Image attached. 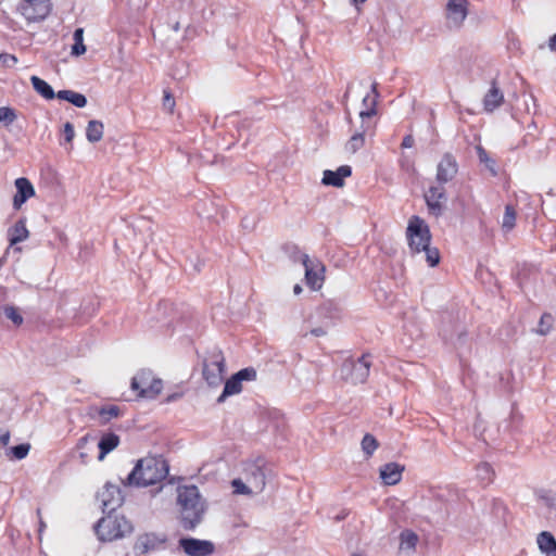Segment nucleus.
Segmentation results:
<instances>
[{"instance_id": "f257e3e1", "label": "nucleus", "mask_w": 556, "mask_h": 556, "mask_svg": "<svg viewBox=\"0 0 556 556\" xmlns=\"http://www.w3.org/2000/svg\"><path fill=\"white\" fill-rule=\"evenodd\" d=\"M169 472V465L162 455H148L137 460L125 480L124 486L147 488L163 481Z\"/></svg>"}, {"instance_id": "f03ea898", "label": "nucleus", "mask_w": 556, "mask_h": 556, "mask_svg": "<svg viewBox=\"0 0 556 556\" xmlns=\"http://www.w3.org/2000/svg\"><path fill=\"white\" fill-rule=\"evenodd\" d=\"M177 503L180 506V525L191 531L201 523L205 505L197 485H182L177 489Z\"/></svg>"}, {"instance_id": "7ed1b4c3", "label": "nucleus", "mask_w": 556, "mask_h": 556, "mask_svg": "<svg viewBox=\"0 0 556 556\" xmlns=\"http://www.w3.org/2000/svg\"><path fill=\"white\" fill-rule=\"evenodd\" d=\"M105 515L94 525V531L100 541L111 542L131 533L132 525L124 516H117L114 513Z\"/></svg>"}, {"instance_id": "20e7f679", "label": "nucleus", "mask_w": 556, "mask_h": 556, "mask_svg": "<svg viewBox=\"0 0 556 556\" xmlns=\"http://www.w3.org/2000/svg\"><path fill=\"white\" fill-rule=\"evenodd\" d=\"M439 336L445 344H451L457 349L466 344L468 330L465 324L459 320L458 316L445 312L441 315Z\"/></svg>"}, {"instance_id": "39448f33", "label": "nucleus", "mask_w": 556, "mask_h": 556, "mask_svg": "<svg viewBox=\"0 0 556 556\" xmlns=\"http://www.w3.org/2000/svg\"><path fill=\"white\" fill-rule=\"evenodd\" d=\"M406 238L412 254L420 253L431 243V232L428 224L418 215H413L406 228Z\"/></svg>"}, {"instance_id": "423d86ee", "label": "nucleus", "mask_w": 556, "mask_h": 556, "mask_svg": "<svg viewBox=\"0 0 556 556\" xmlns=\"http://www.w3.org/2000/svg\"><path fill=\"white\" fill-rule=\"evenodd\" d=\"M370 366V354L368 353L357 359L349 357L341 365L340 377L353 384L364 383L369 377Z\"/></svg>"}, {"instance_id": "0eeeda50", "label": "nucleus", "mask_w": 556, "mask_h": 556, "mask_svg": "<svg viewBox=\"0 0 556 556\" xmlns=\"http://www.w3.org/2000/svg\"><path fill=\"white\" fill-rule=\"evenodd\" d=\"M226 362L222 350L214 346L203 359V378L211 387H218L224 380Z\"/></svg>"}, {"instance_id": "6e6552de", "label": "nucleus", "mask_w": 556, "mask_h": 556, "mask_svg": "<svg viewBox=\"0 0 556 556\" xmlns=\"http://www.w3.org/2000/svg\"><path fill=\"white\" fill-rule=\"evenodd\" d=\"M130 388L137 392L138 397L153 400L161 393L163 381L155 378L151 370L142 369L132 377Z\"/></svg>"}, {"instance_id": "1a4fd4ad", "label": "nucleus", "mask_w": 556, "mask_h": 556, "mask_svg": "<svg viewBox=\"0 0 556 556\" xmlns=\"http://www.w3.org/2000/svg\"><path fill=\"white\" fill-rule=\"evenodd\" d=\"M244 470L249 484L255 492H262L265 489L266 479L271 472L267 459L264 456H257L248 460Z\"/></svg>"}, {"instance_id": "9d476101", "label": "nucleus", "mask_w": 556, "mask_h": 556, "mask_svg": "<svg viewBox=\"0 0 556 556\" xmlns=\"http://www.w3.org/2000/svg\"><path fill=\"white\" fill-rule=\"evenodd\" d=\"M51 9V0H21L17 7L18 12L33 23L43 21Z\"/></svg>"}, {"instance_id": "9b49d317", "label": "nucleus", "mask_w": 556, "mask_h": 556, "mask_svg": "<svg viewBox=\"0 0 556 556\" xmlns=\"http://www.w3.org/2000/svg\"><path fill=\"white\" fill-rule=\"evenodd\" d=\"M178 546L187 556H210L215 552L212 541L184 536L178 541Z\"/></svg>"}, {"instance_id": "f8f14e48", "label": "nucleus", "mask_w": 556, "mask_h": 556, "mask_svg": "<svg viewBox=\"0 0 556 556\" xmlns=\"http://www.w3.org/2000/svg\"><path fill=\"white\" fill-rule=\"evenodd\" d=\"M102 504L103 514H113L124 503V495L122 489L108 482L104 490L99 494Z\"/></svg>"}, {"instance_id": "ddd939ff", "label": "nucleus", "mask_w": 556, "mask_h": 556, "mask_svg": "<svg viewBox=\"0 0 556 556\" xmlns=\"http://www.w3.org/2000/svg\"><path fill=\"white\" fill-rule=\"evenodd\" d=\"M458 173V163L451 152H445L437 165L435 181L444 186L452 181Z\"/></svg>"}, {"instance_id": "4468645a", "label": "nucleus", "mask_w": 556, "mask_h": 556, "mask_svg": "<svg viewBox=\"0 0 556 556\" xmlns=\"http://www.w3.org/2000/svg\"><path fill=\"white\" fill-rule=\"evenodd\" d=\"M167 536L165 534H157L154 532L144 533L140 535L135 545L134 551L137 554H148L165 548Z\"/></svg>"}, {"instance_id": "2eb2a0df", "label": "nucleus", "mask_w": 556, "mask_h": 556, "mask_svg": "<svg viewBox=\"0 0 556 556\" xmlns=\"http://www.w3.org/2000/svg\"><path fill=\"white\" fill-rule=\"evenodd\" d=\"M428 211L431 215L439 217L443 214L444 205L441 201L447 200L444 186H430L424 194Z\"/></svg>"}, {"instance_id": "dca6fc26", "label": "nucleus", "mask_w": 556, "mask_h": 556, "mask_svg": "<svg viewBox=\"0 0 556 556\" xmlns=\"http://www.w3.org/2000/svg\"><path fill=\"white\" fill-rule=\"evenodd\" d=\"M305 268V282L312 290L321 288L324 281L325 266L318 260H308L307 263L302 264Z\"/></svg>"}, {"instance_id": "f3484780", "label": "nucleus", "mask_w": 556, "mask_h": 556, "mask_svg": "<svg viewBox=\"0 0 556 556\" xmlns=\"http://www.w3.org/2000/svg\"><path fill=\"white\" fill-rule=\"evenodd\" d=\"M468 5V0H448L445 8L448 23L455 27H459L467 17Z\"/></svg>"}, {"instance_id": "a211bd4d", "label": "nucleus", "mask_w": 556, "mask_h": 556, "mask_svg": "<svg viewBox=\"0 0 556 556\" xmlns=\"http://www.w3.org/2000/svg\"><path fill=\"white\" fill-rule=\"evenodd\" d=\"M16 193L13 197V206L18 210L28 199L35 195V188L26 177L15 180Z\"/></svg>"}, {"instance_id": "6ab92c4d", "label": "nucleus", "mask_w": 556, "mask_h": 556, "mask_svg": "<svg viewBox=\"0 0 556 556\" xmlns=\"http://www.w3.org/2000/svg\"><path fill=\"white\" fill-rule=\"evenodd\" d=\"M405 467L399 463H387L379 469L380 479L386 485H395L402 480Z\"/></svg>"}, {"instance_id": "aec40b11", "label": "nucleus", "mask_w": 556, "mask_h": 556, "mask_svg": "<svg viewBox=\"0 0 556 556\" xmlns=\"http://www.w3.org/2000/svg\"><path fill=\"white\" fill-rule=\"evenodd\" d=\"M352 175V167L349 165H341L336 170L326 169L321 182L326 186L340 188L344 185V179Z\"/></svg>"}, {"instance_id": "412c9836", "label": "nucleus", "mask_w": 556, "mask_h": 556, "mask_svg": "<svg viewBox=\"0 0 556 556\" xmlns=\"http://www.w3.org/2000/svg\"><path fill=\"white\" fill-rule=\"evenodd\" d=\"M504 102V93L497 86L496 80H492L491 87L483 98V109L488 113L494 112Z\"/></svg>"}, {"instance_id": "4be33fe9", "label": "nucleus", "mask_w": 556, "mask_h": 556, "mask_svg": "<svg viewBox=\"0 0 556 556\" xmlns=\"http://www.w3.org/2000/svg\"><path fill=\"white\" fill-rule=\"evenodd\" d=\"M316 312L318 317L327 320L328 326L341 317L342 306L338 301L327 300L317 307Z\"/></svg>"}, {"instance_id": "5701e85b", "label": "nucleus", "mask_w": 556, "mask_h": 556, "mask_svg": "<svg viewBox=\"0 0 556 556\" xmlns=\"http://www.w3.org/2000/svg\"><path fill=\"white\" fill-rule=\"evenodd\" d=\"M522 422V414L513 405L509 417L501 424L500 428H502L504 432L515 435L521 432Z\"/></svg>"}, {"instance_id": "b1692460", "label": "nucleus", "mask_w": 556, "mask_h": 556, "mask_svg": "<svg viewBox=\"0 0 556 556\" xmlns=\"http://www.w3.org/2000/svg\"><path fill=\"white\" fill-rule=\"evenodd\" d=\"M119 444V437L114 432H106L102 434L98 442L99 455L98 459L103 460L105 456L115 450Z\"/></svg>"}, {"instance_id": "393cba45", "label": "nucleus", "mask_w": 556, "mask_h": 556, "mask_svg": "<svg viewBox=\"0 0 556 556\" xmlns=\"http://www.w3.org/2000/svg\"><path fill=\"white\" fill-rule=\"evenodd\" d=\"M536 543L540 551L546 556H556V539L549 531L538 534Z\"/></svg>"}, {"instance_id": "a878e982", "label": "nucleus", "mask_w": 556, "mask_h": 556, "mask_svg": "<svg viewBox=\"0 0 556 556\" xmlns=\"http://www.w3.org/2000/svg\"><path fill=\"white\" fill-rule=\"evenodd\" d=\"M30 84L34 90L40 94L46 100H53L56 98V93L54 92L52 86L48 84L45 79L33 75L30 77Z\"/></svg>"}, {"instance_id": "bb28decb", "label": "nucleus", "mask_w": 556, "mask_h": 556, "mask_svg": "<svg viewBox=\"0 0 556 556\" xmlns=\"http://www.w3.org/2000/svg\"><path fill=\"white\" fill-rule=\"evenodd\" d=\"M56 98L63 101H67L79 109L85 108L88 102L85 94L67 89L58 91Z\"/></svg>"}, {"instance_id": "cd10ccee", "label": "nucleus", "mask_w": 556, "mask_h": 556, "mask_svg": "<svg viewBox=\"0 0 556 556\" xmlns=\"http://www.w3.org/2000/svg\"><path fill=\"white\" fill-rule=\"evenodd\" d=\"M419 538L416 532L405 529L400 534V549L402 552L414 553Z\"/></svg>"}, {"instance_id": "c85d7f7f", "label": "nucleus", "mask_w": 556, "mask_h": 556, "mask_svg": "<svg viewBox=\"0 0 556 556\" xmlns=\"http://www.w3.org/2000/svg\"><path fill=\"white\" fill-rule=\"evenodd\" d=\"M9 242L10 245H15L16 243L25 240L28 237V230L26 228V224L23 219L17 220L13 227L8 230Z\"/></svg>"}, {"instance_id": "c756f323", "label": "nucleus", "mask_w": 556, "mask_h": 556, "mask_svg": "<svg viewBox=\"0 0 556 556\" xmlns=\"http://www.w3.org/2000/svg\"><path fill=\"white\" fill-rule=\"evenodd\" d=\"M282 252L293 262V263H307L309 256L306 253L301 252L299 245L287 242L281 247Z\"/></svg>"}, {"instance_id": "7c9ffc66", "label": "nucleus", "mask_w": 556, "mask_h": 556, "mask_svg": "<svg viewBox=\"0 0 556 556\" xmlns=\"http://www.w3.org/2000/svg\"><path fill=\"white\" fill-rule=\"evenodd\" d=\"M431 509L433 511L431 520L434 523L444 522L450 515L447 503L441 500H434L431 503Z\"/></svg>"}, {"instance_id": "2f4dec72", "label": "nucleus", "mask_w": 556, "mask_h": 556, "mask_svg": "<svg viewBox=\"0 0 556 556\" xmlns=\"http://www.w3.org/2000/svg\"><path fill=\"white\" fill-rule=\"evenodd\" d=\"M104 125L101 121H89L86 128V138L89 142H99L103 137Z\"/></svg>"}, {"instance_id": "473e14b6", "label": "nucleus", "mask_w": 556, "mask_h": 556, "mask_svg": "<svg viewBox=\"0 0 556 556\" xmlns=\"http://www.w3.org/2000/svg\"><path fill=\"white\" fill-rule=\"evenodd\" d=\"M476 476L480 483L484 486L493 482L494 470L489 463H480L476 466Z\"/></svg>"}, {"instance_id": "72a5a7b5", "label": "nucleus", "mask_w": 556, "mask_h": 556, "mask_svg": "<svg viewBox=\"0 0 556 556\" xmlns=\"http://www.w3.org/2000/svg\"><path fill=\"white\" fill-rule=\"evenodd\" d=\"M365 132L366 129L361 128V130L356 131L346 142L345 149L351 153H356L361 150L365 144Z\"/></svg>"}, {"instance_id": "f704fd0d", "label": "nucleus", "mask_w": 556, "mask_h": 556, "mask_svg": "<svg viewBox=\"0 0 556 556\" xmlns=\"http://www.w3.org/2000/svg\"><path fill=\"white\" fill-rule=\"evenodd\" d=\"M74 45L72 46L71 54L74 56H80L86 52V46L84 43V28L78 27L73 34Z\"/></svg>"}, {"instance_id": "c9c22d12", "label": "nucleus", "mask_w": 556, "mask_h": 556, "mask_svg": "<svg viewBox=\"0 0 556 556\" xmlns=\"http://www.w3.org/2000/svg\"><path fill=\"white\" fill-rule=\"evenodd\" d=\"M476 151L479 162L484 164L491 174L495 176L497 174L495 160L489 156L486 150L482 146H477Z\"/></svg>"}, {"instance_id": "e433bc0d", "label": "nucleus", "mask_w": 556, "mask_h": 556, "mask_svg": "<svg viewBox=\"0 0 556 556\" xmlns=\"http://www.w3.org/2000/svg\"><path fill=\"white\" fill-rule=\"evenodd\" d=\"M29 451H30L29 443H21V444L11 446L7 452V455L13 459L22 460L28 455Z\"/></svg>"}, {"instance_id": "4c0bfd02", "label": "nucleus", "mask_w": 556, "mask_h": 556, "mask_svg": "<svg viewBox=\"0 0 556 556\" xmlns=\"http://www.w3.org/2000/svg\"><path fill=\"white\" fill-rule=\"evenodd\" d=\"M2 312H3V315L8 319H10L15 327H20L23 324L24 318H23L22 314L20 313L18 308L15 307L14 305H9V304L4 305L2 307Z\"/></svg>"}, {"instance_id": "58836bf2", "label": "nucleus", "mask_w": 556, "mask_h": 556, "mask_svg": "<svg viewBox=\"0 0 556 556\" xmlns=\"http://www.w3.org/2000/svg\"><path fill=\"white\" fill-rule=\"evenodd\" d=\"M361 445L364 454L367 457H370L372 456L379 444L377 439L372 434L366 433L362 439Z\"/></svg>"}, {"instance_id": "ea45409f", "label": "nucleus", "mask_w": 556, "mask_h": 556, "mask_svg": "<svg viewBox=\"0 0 556 556\" xmlns=\"http://www.w3.org/2000/svg\"><path fill=\"white\" fill-rule=\"evenodd\" d=\"M121 409L117 405L102 406L98 410V415L101 418L102 424L109 422L111 419L118 417Z\"/></svg>"}, {"instance_id": "a19ab883", "label": "nucleus", "mask_w": 556, "mask_h": 556, "mask_svg": "<svg viewBox=\"0 0 556 556\" xmlns=\"http://www.w3.org/2000/svg\"><path fill=\"white\" fill-rule=\"evenodd\" d=\"M515 224H516V211L513 205L508 204L505 206L502 228L505 231H510L515 227Z\"/></svg>"}, {"instance_id": "79ce46f5", "label": "nucleus", "mask_w": 556, "mask_h": 556, "mask_svg": "<svg viewBox=\"0 0 556 556\" xmlns=\"http://www.w3.org/2000/svg\"><path fill=\"white\" fill-rule=\"evenodd\" d=\"M553 323H554V318H553L552 314L543 313L540 318V321H539L536 333H539L541 336H546L551 331V329L553 327Z\"/></svg>"}, {"instance_id": "37998d69", "label": "nucleus", "mask_w": 556, "mask_h": 556, "mask_svg": "<svg viewBox=\"0 0 556 556\" xmlns=\"http://www.w3.org/2000/svg\"><path fill=\"white\" fill-rule=\"evenodd\" d=\"M225 395H233L238 394L242 390V383L237 378L236 374H233L229 379L225 382Z\"/></svg>"}, {"instance_id": "c03bdc74", "label": "nucleus", "mask_w": 556, "mask_h": 556, "mask_svg": "<svg viewBox=\"0 0 556 556\" xmlns=\"http://www.w3.org/2000/svg\"><path fill=\"white\" fill-rule=\"evenodd\" d=\"M491 504H492L491 510H492V514L495 516V518L498 520H505L507 507L503 503V501H501L498 498H493Z\"/></svg>"}, {"instance_id": "a18cd8bd", "label": "nucleus", "mask_w": 556, "mask_h": 556, "mask_svg": "<svg viewBox=\"0 0 556 556\" xmlns=\"http://www.w3.org/2000/svg\"><path fill=\"white\" fill-rule=\"evenodd\" d=\"M421 252L426 253V261L430 267H435L440 263V252L437 248H431L429 244Z\"/></svg>"}, {"instance_id": "49530a36", "label": "nucleus", "mask_w": 556, "mask_h": 556, "mask_svg": "<svg viewBox=\"0 0 556 556\" xmlns=\"http://www.w3.org/2000/svg\"><path fill=\"white\" fill-rule=\"evenodd\" d=\"M17 115L14 109L10 106H1L0 108V122L4 125H11Z\"/></svg>"}, {"instance_id": "de8ad7c7", "label": "nucleus", "mask_w": 556, "mask_h": 556, "mask_svg": "<svg viewBox=\"0 0 556 556\" xmlns=\"http://www.w3.org/2000/svg\"><path fill=\"white\" fill-rule=\"evenodd\" d=\"M538 496L549 510L556 511V495L552 494L549 491L542 490L538 493Z\"/></svg>"}, {"instance_id": "09e8293b", "label": "nucleus", "mask_w": 556, "mask_h": 556, "mask_svg": "<svg viewBox=\"0 0 556 556\" xmlns=\"http://www.w3.org/2000/svg\"><path fill=\"white\" fill-rule=\"evenodd\" d=\"M237 378L241 381H253L256 379L257 372L254 367H245L236 372Z\"/></svg>"}, {"instance_id": "8fccbe9b", "label": "nucleus", "mask_w": 556, "mask_h": 556, "mask_svg": "<svg viewBox=\"0 0 556 556\" xmlns=\"http://www.w3.org/2000/svg\"><path fill=\"white\" fill-rule=\"evenodd\" d=\"M231 485L233 488V492L236 494L248 495L252 493V486L247 485L241 479L237 478L231 481Z\"/></svg>"}, {"instance_id": "3c124183", "label": "nucleus", "mask_w": 556, "mask_h": 556, "mask_svg": "<svg viewBox=\"0 0 556 556\" xmlns=\"http://www.w3.org/2000/svg\"><path fill=\"white\" fill-rule=\"evenodd\" d=\"M163 109L166 110L168 113L174 112V108L176 105L175 98L172 94V92L168 89H164L163 91V101H162Z\"/></svg>"}, {"instance_id": "603ef678", "label": "nucleus", "mask_w": 556, "mask_h": 556, "mask_svg": "<svg viewBox=\"0 0 556 556\" xmlns=\"http://www.w3.org/2000/svg\"><path fill=\"white\" fill-rule=\"evenodd\" d=\"M376 106H377L376 99H371L370 106H368L366 110H363L359 112V117L362 118L361 128L366 129L365 128V118H369V117L376 115V113H377Z\"/></svg>"}, {"instance_id": "864d4df0", "label": "nucleus", "mask_w": 556, "mask_h": 556, "mask_svg": "<svg viewBox=\"0 0 556 556\" xmlns=\"http://www.w3.org/2000/svg\"><path fill=\"white\" fill-rule=\"evenodd\" d=\"M0 62L7 67H12L17 63V58L14 54L2 52L0 53Z\"/></svg>"}, {"instance_id": "5fc2aeb1", "label": "nucleus", "mask_w": 556, "mask_h": 556, "mask_svg": "<svg viewBox=\"0 0 556 556\" xmlns=\"http://www.w3.org/2000/svg\"><path fill=\"white\" fill-rule=\"evenodd\" d=\"M63 134H64V139L66 142H72L74 136H75V130H74V126L72 123L70 122H66L64 124V129H63Z\"/></svg>"}, {"instance_id": "6e6d98bb", "label": "nucleus", "mask_w": 556, "mask_h": 556, "mask_svg": "<svg viewBox=\"0 0 556 556\" xmlns=\"http://www.w3.org/2000/svg\"><path fill=\"white\" fill-rule=\"evenodd\" d=\"M414 138L412 135H406L402 140V148L409 149L414 146Z\"/></svg>"}, {"instance_id": "4d7b16f0", "label": "nucleus", "mask_w": 556, "mask_h": 556, "mask_svg": "<svg viewBox=\"0 0 556 556\" xmlns=\"http://www.w3.org/2000/svg\"><path fill=\"white\" fill-rule=\"evenodd\" d=\"M311 334H313L314 337H323L327 333V330L325 327L323 326H319V327H315L313 329H311Z\"/></svg>"}, {"instance_id": "13d9d810", "label": "nucleus", "mask_w": 556, "mask_h": 556, "mask_svg": "<svg viewBox=\"0 0 556 556\" xmlns=\"http://www.w3.org/2000/svg\"><path fill=\"white\" fill-rule=\"evenodd\" d=\"M10 432L9 431H5L4 433H1L0 434V443L3 445V446H7L10 442Z\"/></svg>"}, {"instance_id": "bf43d9fd", "label": "nucleus", "mask_w": 556, "mask_h": 556, "mask_svg": "<svg viewBox=\"0 0 556 556\" xmlns=\"http://www.w3.org/2000/svg\"><path fill=\"white\" fill-rule=\"evenodd\" d=\"M548 48L551 51L556 52V33L549 37Z\"/></svg>"}, {"instance_id": "052dcab7", "label": "nucleus", "mask_w": 556, "mask_h": 556, "mask_svg": "<svg viewBox=\"0 0 556 556\" xmlns=\"http://www.w3.org/2000/svg\"><path fill=\"white\" fill-rule=\"evenodd\" d=\"M370 91H371V93L374 96L371 99H376V101H377L380 94L378 92V84L376 81H374L371 84Z\"/></svg>"}, {"instance_id": "680f3d73", "label": "nucleus", "mask_w": 556, "mask_h": 556, "mask_svg": "<svg viewBox=\"0 0 556 556\" xmlns=\"http://www.w3.org/2000/svg\"><path fill=\"white\" fill-rule=\"evenodd\" d=\"M252 122L250 119H244L241 122L240 126L238 127L239 132L242 130L248 129L251 126Z\"/></svg>"}, {"instance_id": "e2e57ef3", "label": "nucleus", "mask_w": 556, "mask_h": 556, "mask_svg": "<svg viewBox=\"0 0 556 556\" xmlns=\"http://www.w3.org/2000/svg\"><path fill=\"white\" fill-rule=\"evenodd\" d=\"M180 396H181L180 393H173L170 395H167V397L165 399V402L172 403V402L176 401L177 399H179Z\"/></svg>"}, {"instance_id": "0e129e2a", "label": "nucleus", "mask_w": 556, "mask_h": 556, "mask_svg": "<svg viewBox=\"0 0 556 556\" xmlns=\"http://www.w3.org/2000/svg\"><path fill=\"white\" fill-rule=\"evenodd\" d=\"M346 516H348V513L342 511L341 514H339V515H337V516L334 517V520H336V521H341V520L345 519V518H346Z\"/></svg>"}, {"instance_id": "69168bd1", "label": "nucleus", "mask_w": 556, "mask_h": 556, "mask_svg": "<svg viewBox=\"0 0 556 556\" xmlns=\"http://www.w3.org/2000/svg\"><path fill=\"white\" fill-rule=\"evenodd\" d=\"M302 290H303V289H302V287H301L299 283L294 285V287H293V293H294L295 295H299V294L302 292Z\"/></svg>"}, {"instance_id": "338daca9", "label": "nucleus", "mask_w": 556, "mask_h": 556, "mask_svg": "<svg viewBox=\"0 0 556 556\" xmlns=\"http://www.w3.org/2000/svg\"><path fill=\"white\" fill-rule=\"evenodd\" d=\"M370 101H371V99H370V96H369V94H367V96L363 99V104L366 106V109H367L368 106H370Z\"/></svg>"}, {"instance_id": "774afa93", "label": "nucleus", "mask_w": 556, "mask_h": 556, "mask_svg": "<svg viewBox=\"0 0 556 556\" xmlns=\"http://www.w3.org/2000/svg\"><path fill=\"white\" fill-rule=\"evenodd\" d=\"M228 396L229 395H225V388H224L222 394L217 399V403H223L226 400V397H228Z\"/></svg>"}]
</instances>
